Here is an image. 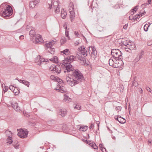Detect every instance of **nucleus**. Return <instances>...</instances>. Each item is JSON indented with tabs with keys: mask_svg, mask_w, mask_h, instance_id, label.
Listing matches in <instances>:
<instances>
[{
	"mask_svg": "<svg viewBox=\"0 0 152 152\" xmlns=\"http://www.w3.org/2000/svg\"><path fill=\"white\" fill-rule=\"evenodd\" d=\"M40 0H34V1L36 4L39 2Z\"/></svg>",
	"mask_w": 152,
	"mask_h": 152,
	"instance_id": "nucleus-52",
	"label": "nucleus"
},
{
	"mask_svg": "<svg viewBox=\"0 0 152 152\" xmlns=\"http://www.w3.org/2000/svg\"><path fill=\"white\" fill-rule=\"evenodd\" d=\"M75 108L76 109L80 110L81 109V106L79 104H77L75 107Z\"/></svg>",
	"mask_w": 152,
	"mask_h": 152,
	"instance_id": "nucleus-40",
	"label": "nucleus"
},
{
	"mask_svg": "<svg viewBox=\"0 0 152 152\" xmlns=\"http://www.w3.org/2000/svg\"><path fill=\"white\" fill-rule=\"evenodd\" d=\"M49 1H50V2H51V4L50 3L49 4V3H48V4L49 5V8L51 9L52 7V5H53L52 1V0H49Z\"/></svg>",
	"mask_w": 152,
	"mask_h": 152,
	"instance_id": "nucleus-46",
	"label": "nucleus"
},
{
	"mask_svg": "<svg viewBox=\"0 0 152 152\" xmlns=\"http://www.w3.org/2000/svg\"><path fill=\"white\" fill-rule=\"evenodd\" d=\"M50 42V43L52 47L53 45L56 43V41L52 40L51 42Z\"/></svg>",
	"mask_w": 152,
	"mask_h": 152,
	"instance_id": "nucleus-44",
	"label": "nucleus"
},
{
	"mask_svg": "<svg viewBox=\"0 0 152 152\" xmlns=\"http://www.w3.org/2000/svg\"><path fill=\"white\" fill-rule=\"evenodd\" d=\"M66 40L65 37H63L60 40L61 44H63L66 42Z\"/></svg>",
	"mask_w": 152,
	"mask_h": 152,
	"instance_id": "nucleus-34",
	"label": "nucleus"
},
{
	"mask_svg": "<svg viewBox=\"0 0 152 152\" xmlns=\"http://www.w3.org/2000/svg\"><path fill=\"white\" fill-rule=\"evenodd\" d=\"M144 53V51H141L140 53L139 54V58L138 59V60H139L141 58L142 56L143 55Z\"/></svg>",
	"mask_w": 152,
	"mask_h": 152,
	"instance_id": "nucleus-39",
	"label": "nucleus"
},
{
	"mask_svg": "<svg viewBox=\"0 0 152 152\" xmlns=\"http://www.w3.org/2000/svg\"><path fill=\"white\" fill-rule=\"evenodd\" d=\"M48 51L52 54H54L55 49L53 48H52V47L51 48H50L49 49H48Z\"/></svg>",
	"mask_w": 152,
	"mask_h": 152,
	"instance_id": "nucleus-32",
	"label": "nucleus"
},
{
	"mask_svg": "<svg viewBox=\"0 0 152 152\" xmlns=\"http://www.w3.org/2000/svg\"><path fill=\"white\" fill-rule=\"evenodd\" d=\"M80 42L79 40L76 41L75 42V44H76L77 45L80 44Z\"/></svg>",
	"mask_w": 152,
	"mask_h": 152,
	"instance_id": "nucleus-48",
	"label": "nucleus"
},
{
	"mask_svg": "<svg viewBox=\"0 0 152 152\" xmlns=\"http://www.w3.org/2000/svg\"><path fill=\"white\" fill-rule=\"evenodd\" d=\"M114 65V68H117L121 66L122 61L121 59H115Z\"/></svg>",
	"mask_w": 152,
	"mask_h": 152,
	"instance_id": "nucleus-9",
	"label": "nucleus"
},
{
	"mask_svg": "<svg viewBox=\"0 0 152 152\" xmlns=\"http://www.w3.org/2000/svg\"><path fill=\"white\" fill-rule=\"evenodd\" d=\"M68 62H69V58L67 57L65 58L64 60L63 61V63H62V65H61V66L63 65L64 66V65L68 64H69Z\"/></svg>",
	"mask_w": 152,
	"mask_h": 152,
	"instance_id": "nucleus-20",
	"label": "nucleus"
},
{
	"mask_svg": "<svg viewBox=\"0 0 152 152\" xmlns=\"http://www.w3.org/2000/svg\"><path fill=\"white\" fill-rule=\"evenodd\" d=\"M61 68L60 65H55L54 72H55L57 74H59L61 72Z\"/></svg>",
	"mask_w": 152,
	"mask_h": 152,
	"instance_id": "nucleus-13",
	"label": "nucleus"
},
{
	"mask_svg": "<svg viewBox=\"0 0 152 152\" xmlns=\"http://www.w3.org/2000/svg\"><path fill=\"white\" fill-rule=\"evenodd\" d=\"M74 6L73 3L72 2H70L69 6V11H74Z\"/></svg>",
	"mask_w": 152,
	"mask_h": 152,
	"instance_id": "nucleus-21",
	"label": "nucleus"
},
{
	"mask_svg": "<svg viewBox=\"0 0 152 152\" xmlns=\"http://www.w3.org/2000/svg\"><path fill=\"white\" fill-rule=\"evenodd\" d=\"M45 45L46 47L47 48V49H49L50 48H51L52 47L51 45V43L50 42L46 43L45 44Z\"/></svg>",
	"mask_w": 152,
	"mask_h": 152,
	"instance_id": "nucleus-38",
	"label": "nucleus"
},
{
	"mask_svg": "<svg viewBox=\"0 0 152 152\" xmlns=\"http://www.w3.org/2000/svg\"><path fill=\"white\" fill-rule=\"evenodd\" d=\"M58 114L62 117L65 116L67 113V111L65 109H60L58 113Z\"/></svg>",
	"mask_w": 152,
	"mask_h": 152,
	"instance_id": "nucleus-12",
	"label": "nucleus"
},
{
	"mask_svg": "<svg viewBox=\"0 0 152 152\" xmlns=\"http://www.w3.org/2000/svg\"><path fill=\"white\" fill-rule=\"evenodd\" d=\"M64 67L66 68V70L64 71L65 73L72 72V77H71L72 76L69 75L66 76V78L68 83L72 87L78 84L84 80V77L82 74L78 71L75 70L74 71V69L70 63H69L68 64L64 65Z\"/></svg>",
	"mask_w": 152,
	"mask_h": 152,
	"instance_id": "nucleus-1",
	"label": "nucleus"
},
{
	"mask_svg": "<svg viewBox=\"0 0 152 152\" xmlns=\"http://www.w3.org/2000/svg\"><path fill=\"white\" fill-rule=\"evenodd\" d=\"M133 18H134V17H132V18L130 16L129 17V20H132L133 21H134V20H133Z\"/></svg>",
	"mask_w": 152,
	"mask_h": 152,
	"instance_id": "nucleus-60",
	"label": "nucleus"
},
{
	"mask_svg": "<svg viewBox=\"0 0 152 152\" xmlns=\"http://www.w3.org/2000/svg\"><path fill=\"white\" fill-rule=\"evenodd\" d=\"M94 126V125L92 124H91L90 126V127H89L90 129H91L92 128H93Z\"/></svg>",
	"mask_w": 152,
	"mask_h": 152,
	"instance_id": "nucleus-58",
	"label": "nucleus"
},
{
	"mask_svg": "<svg viewBox=\"0 0 152 152\" xmlns=\"http://www.w3.org/2000/svg\"><path fill=\"white\" fill-rule=\"evenodd\" d=\"M58 90L59 91L64 93L66 91V89H65V88H64L63 86H60L59 88V89H58Z\"/></svg>",
	"mask_w": 152,
	"mask_h": 152,
	"instance_id": "nucleus-23",
	"label": "nucleus"
},
{
	"mask_svg": "<svg viewBox=\"0 0 152 152\" xmlns=\"http://www.w3.org/2000/svg\"><path fill=\"white\" fill-rule=\"evenodd\" d=\"M124 48L126 51L130 52L131 50L129 49V48L127 47H124Z\"/></svg>",
	"mask_w": 152,
	"mask_h": 152,
	"instance_id": "nucleus-42",
	"label": "nucleus"
},
{
	"mask_svg": "<svg viewBox=\"0 0 152 152\" xmlns=\"http://www.w3.org/2000/svg\"><path fill=\"white\" fill-rule=\"evenodd\" d=\"M64 27H65V35L66 37H68L69 39H70V37H69V32L67 30V26H66V25H64Z\"/></svg>",
	"mask_w": 152,
	"mask_h": 152,
	"instance_id": "nucleus-29",
	"label": "nucleus"
},
{
	"mask_svg": "<svg viewBox=\"0 0 152 152\" xmlns=\"http://www.w3.org/2000/svg\"><path fill=\"white\" fill-rule=\"evenodd\" d=\"M148 5L149 4H148V3H145L144 4H142V7H143Z\"/></svg>",
	"mask_w": 152,
	"mask_h": 152,
	"instance_id": "nucleus-53",
	"label": "nucleus"
},
{
	"mask_svg": "<svg viewBox=\"0 0 152 152\" xmlns=\"http://www.w3.org/2000/svg\"><path fill=\"white\" fill-rule=\"evenodd\" d=\"M150 24H145L144 27V30L145 31H147L148 30V28L150 26Z\"/></svg>",
	"mask_w": 152,
	"mask_h": 152,
	"instance_id": "nucleus-33",
	"label": "nucleus"
},
{
	"mask_svg": "<svg viewBox=\"0 0 152 152\" xmlns=\"http://www.w3.org/2000/svg\"><path fill=\"white\" fill-rule=\"evenodd\" d=\"M2 5L0 7V11L2 12V14L4 17L10 16L12 14V10L10 5L7 6L4 8H1Z\"/></svg>",
	"mask_w": 152,
	"mask_h": 152,
	"instance_id": "nucleus-4",
	"label": "nucleus"
},
{
	"mask_svg": "<svg viewBox=\"0 0 152 152\" xmlns=\"http://www.w3.org/2000/svg\"><path fill=\"white\" fill-rule=\"evenodd\" d=\"M91 146L92 147L95 149H97L98 148V147L96 145V144L94 143H92V144H91Z\"/></svg>",
	"mask_w": 152,
	"mask_h": 152,
	"instance_id": "nucleus-35",
	"label": "nucleus"
},
{
	"mask_svg": "<svg viewBox=\"0 0 152 152\" xmlns=\"http://www.w3.org/2000/svg\"><path fill=\"white\" fill-rule=\"evenodd\" d=\"M61 53H63V54L67 55L69 54L70 52L68 49H66L63 51H61Z\"/></svg>",
	"mask_w": 152,
	"mask_h": 152,
	"instance_id": "nucleus-26",
	"label": "nucleus"
},
{
	"mask_svg": "<svg viewBox=\"0 0 152 152\" xmlns=\"http://www.w3.org/2000/svg\"><path fill=\"white\" fill-rule=\"evenodd\" d=\"M118 121L120 123L124 124L125 123L126 120L124 118L121 117V116H120L119 118Z\"/></svg>",
	"mask_w": 152,
	"mask_h": 152,
	"instance_id": "nucleus-25",
	"label": "nucleus"
},
{
	"mask_svg": "<svg viewBox=\"0 0 152 152\" xmlns=\"http://www.w3.org/2000/svg\"><path fill=\"white\" fill-rule=\"evenodd\" d=\"M12 107L16 111H19L20 110V107L18 105V104L16 102H13L11 103Z\"/></svg>",
	"mask_w": 152,
	"mask_h": 152,
	"instance_id": "nucleus-11",
	"label": "nucleus"
},
{
	"mask_svg": "<svg viewBox=\"0 0 152 152\" xmlns=\"http://www.w3.org/2000/svg\"><path fill=\"white\" fill-rule=\"evenodd\" d=\"M70 100H71V98H70L69 96L65 94L64 95V98L63 99L64 101L67 102H68L70 101Z\"/></svg>",
	"mask_w": 152,
	"mask_h": 152,
	"instance_id": "nucleus-19",
	"label": "nucleus"
},
{
	"mask_svg": "<svg viewBox=\"0 0 152 152\" xmlns=\"http://www.w3.org/2000/svg\"><path fill=\"white\" fill-rule=\"evenodd\" d=\"M13 145L15 148L17 149L19 145V144L18 141L16 140L15 141H14L13 142Z\"/></svg>",
	"mask_w": 152,
	"mask_h": 152,
	"instance_id": "nucleus-24",
	"label": "nucleus"
},
{
	"mask_svg": "<svg viewBox=\"0 0 152 152\" xmlns=\"http://www.w3.org/2000/svg\"><path fill=\"white\" fill-rule=\"evenodd\" d=\"M151 0H148V4H149H149H151Z\"/></svg>",
	"mask_w": 152,
	"mask_h": 152,
	"instance_id": "nucleus-62",
	"label": "nucleus"
},
{
	"mask_svg": "<svg viewBox=\"0 0 152 152\" xmlns=\"http://www.w3.org/2000/svg\"><path fill=\"white\" fill-rule=\"evenodd\" d=\"M127 47L129 48V49L131 50H133L135 48V46L133 43L129 42V44H127Z\"/></svg>",
	"mask_w": 152,
	"mask_h": 152,
	"instance_id": "nucleus-15",
	"label": "nucleus"
},
{
	"mask_svg": "<svg viewBox=\"0 0 152 152\" xmlns=\"http://www.w3.org/2000/svg\"><path fill=\"white\" fill-rule=\"evenodd\" d=\"M3 90L5 91V92H6L7 91L8 88V87L7 86H5L4 88H3Z\"/></svg>",
	"mask_w": 152,
	"mask_h": 152,
	"instance_id": "nucleus-49",
	"label": "nucleus"
},
{
	"mask_svg": "<svg viewBox=\"0 0 152 152\" xmlns=\"http://www.w3.org/2000/svg\"><path fill=\"white\" fill-rule=\"evenodd\" d=\"M19 37L20 39L22 40L24 39V36L23 35H22L20 36Z\"/></svg>",
	"mask_w": 152,
	"mask_h": 152,
	"instance_id": "nucleus-55",
	"label": "nucleus"
},
{
	"mask_svg": "<svg viewBox=\"0 0 152 152\" xmlns=\"http://www.w3.org/2000/svg\"><path fill=\"white\" fill-rule=\"evenodd\" d=\"M115 60H114L112 58L109 60V64L110 66H113L114 67V65Z\"/></svg>",
	"mask_w": 152,
	"mask_h": 152,
	"instance_id": "nucleus-18",
	"label": "nucleus"
},
{
	"mask_svg": "<svg viewBox=\"0 0 152 152\" xmlns=\"http://www.w3.org/2000/svg\"><path fill=\"white\" fill-rule=\"evenodd\" d=\"M83 141L86 143H88V142H89V141H88L86 140H83Z\"/></svg>",
	"mask_w": 152,
	"mask_h": 152,
	"instance_id": "nucleus-57",
	"label": "nucleus"
},
{
	"mask_svg": "<svg viewBox=\"0 0 152 152\" xmlns=\"http://www.w3.org/2000/svg\"><path fill=\"white\" fill-rule=\"evenodd\" d=\"M56 80L59 83H61L62 82V80L59 78H57Z\"/></svg>",
	"mask_w": 152,
	"mask_h": 152,
	"instance_id": "nucleus-47",
	"label": "nucleus"
},
{
	"mask_svg": "<svg viewBox=\"0 0 152 152\" xmlns=\"http://www.w3.org/2000/svg\"><path fill=\"white\" fill-rule=\"evenodd\" d=\"M39 58V61H38V65H41L42 63L43 62H47L48 61V59H46L44 58H40V56L39 55L37 56V58Z\"/></svg>",
	"mask_w": 152,
	"mask_h": 152,
	"instance_id": "nucleus-14",
	"label": "nucleus"
},
{
	"mask_svg": "<svg viewBox=\"0 0 152 152\" xmlns=\"http://www.w3.org/2000/svg\"><path fill=\"white\" fill-rule=\"evenodd\" d=\"M55 66V65H51L49 68V70L51 71H53V72H54Z\"/></svg>",
	"mask_w": 152,
	"mask_h": 152,
	"instance_id": "nucleus-37",
	"label": "nucleus"
},
{
	"mask_svg": "<svg viewBox=\"0 0 152 152\" xmlns=\"http://www.w3.org/2000/svg\"><path fill=\"white\" fill-rule=\"evenodd\" d=\"M18 135L20 138H25L27 136L28 132L26 129L25 130L22 129H18Z\"/></svg>",
	"mask_w": 152,
	"mask_h": 152,
	"instance_id": "nucleus-6",
	"label": "nucleus"
},
{
	"mask_svg": "<svg viewBox=\"0 0 152 152\" xmlns=\"http://www.w3.org/2000/svg\"><path fill=\"white\" fill-rule=\"evenodd\" d=\"M121 107L120 106H118L116 107V110H119L121 111Z\"/></svg>",
	"mask_w": 152,
	"mask_h": 152,
	"instance_id": "nucleus-51",
	"label": "nucleus"
},
{
	"mask_svg": "<svg viewBox=\"0 0 152 152\" xmlns=\"http://www.w3.org/2000/svg\"><path fill=\"white\" fill-rule=\"evenodd\" d=\"M111 55L114 59H121L122 56L121 52L118 49H113L112 50Z\"/></svg>",
	"mask_w": 152,
	"mask_h": 152,
	"instance_id": "nucleus-5",
	"label": "nucleus"
},
{
	"mask_svg": "<svg viewBox=\"0 0 152 152\" xmlns=\"http://www.w3.org/2000/svg\"><path fill=\"white\" fill-rule=\"evenodd\" d=\"M67 13L64 10V9L61 10V16L63 19H65L66 17Z\"/></svg>",
	"mask_w": 152,
	"mask_h": 152,
	"instance_id": "nucleus-16",
	"label": "nucleus"
},
{
	"mask_svg": "<svg viewBox=\"0 0 152 152\" xmlns=\"http://www.w3.org/2000/svg\"><path fill=\"white\" fill-rule=\"evenodd\" d=\"M150 89H151L149 88H147V90L148 91L151 92Z\"/></svg>",
	"mask_w": 152,
	"mask_h": 152,
	"instance_id": "nucleus-63",
	"label": "nucleus"
},
{
	"mask_svg": "<svg viewBox=\"0 0 152 152\" xmlns=\"http://www.w3.org/2000/svg\"><path fill=\"white\" fill-rule=\"evenodd\" d=\"M123 44L124 45V46L125 47H126V46L127 45V44H129V43H127L126 42H123Z\"/></svg>",
	"mask_w": 152,
	"mask_h": 152,
	"instance_id": "nucleus-56",
	"label": "nucleus"
},
{
	"mask_svg": "<svg viewBox=\"0 0 152 152\" xmlns=\"http://www.w3.org/2000/svg\"><path fill=\"white\" fill-rule=\"evenodd\" d=\"M127 26H126V25H125L124 26H123V28H124V29H126V28H127Z\"/></svg>",
	"mask_w": 152,
	"mask_h": 152,
	"instance_id": "nucleus-64",
	"label": "nucleus"
},
{
	"mask_svg": "<svg viewBox=\"0 0 152 152\" xmlns=\"http://www.w3.org/2000/svg\"><path fill=\"white\" fill-rule=\"evenodd\" d=\"M75 35L77 36V37H78V35L79 34L78 33V32L75 31Z\"/></svg>",
	"mask_w": 152,
	"mask_h": 152,
	"instance_id": "nucleus-61",
	"label": "nucleus"
},
{
	"mask_svg": "<svg viewBox=\"0 0 152 152\" xmlns=\"http://www.w3.org/2000/svg\"><path fill=\"white\" fill-rule=\"evenodd\" d=\"M53 5L54 11L56 13H58L59 12L60 9L58 7V4L57 2H53Z\"/></svg>",
	"mask_w": 152,
	"mask_h": 152,
	"instance_id": "nucleus-10",
	"label": "nucleus"
},
{
	"mask_svg": "<svg viewBox=\"0 0 152 152\" xmlns=\"http://www.w3.org/2000/svg\"><path fill=\"white\" fill-rule=\"evenodd\" d=\"M9 88L10 89V90H11L12 91H13L14 93L15 94L17 93L16 92H15V88H16L15 87V88H14V86L12 85L10 86H9Z\"/></svg>",
	"mask_w": 152,
	"mask_h": 152,
	"instance_id": "nucleus-36",
	"label": "nucleus"
},
{
	"mask_svg": "<svg viewBox=\"0 0 152 152\" xmlns=\"http://www.w3.org/2000/svg\"><path fill=\"white\" fill-rule=\"evenodd\" d=\"M5 133L8 137L7 139V142L9 143V144H10L13 142L11 136L12 132L10 131H6L5 132Z\"/></svg>",
	"mask_w": 152,
	"mask_h": 152,
	"instance_id": "nucleus-8",
	"label": "nucleus"
},
{
	"mask_svg": "<svg viewBox=\"0 0 152 152\" xmlns=\"http://www.w3.org/2000/svg\"><path fill=\"white\" fill-rule=\"evenodd\" d=\"M70 13V17L71 21L72 22L74 20L75 17V14L74 11H70L69 12Z\"/></svg>",
	"mask_w": 152,
	"mask_h": 152,
	"instance_id": "nucleus-17",
	"label": "nucleus"
},
{
	"mask_svg": "<svg viewBox=\"0 0 152 152\" xmlns=\"http://www.w3.org/2000/svg\"><path fill=\"white\" fill-rule=\"evenodd\" d=\"M148 144H150V145H152V140H148Z\"/></svg>",
	"mask_w": 152,
	"mask_h": 152,
	"instance_id": "nucleus-54",
	"label": "nucleus"
},
{
	"mask_svg": "<svg viewBox=\"0 0 152 152\" xmlns=\"http://www.w3.org/2000/svg\"><path fill=\"white\" fill-rule=\"evenodd\" d=\"M29 35L33 39L35 40L33 41L34 43L37 44H39L43 42V40L40 35H36L35 32L33 30H31L29 31Z\"/></svg>",
	"mask_w": 152,
	"mask_h": 152,
	"instance_id": "nucleus-3",
	"label": "nucleus"
},
{
	"mask_svg": "<svg viewBox=\"0 0 152 152\" xmlns=\"http://www.w3.org/2000/svg\"><path fill=\"white\" fill-rule=\"evenodd\" d=\"M75 57L73 56H71L68 58L69 63H70L73 61L75 59Z\"/></svg>",
	"mask_w": 152,
	"mask_h": 152,
	"instance_id": "nucleus-31",
	"label": "nucleus"
},
{
	"mask_svg": "<svg viewBox=\"0 0 152 152\" xmlns=\"http://www.w3.org/2000/svg\"><path fill=\"white\" fill-rule=\"evenodd\" d=\"M137 6H135L133 9L132 10V12H136V11L137 10Z\"/></svg>",
	"mask_w": 152,
	"mask_h": 152,
	"instance_id": "nucleus-50",
	"label": "nucleus"
},
{
	"mask_svg": "<svg viewBox=\"0 0 152 152\" xmlns=\"http://www.w3.org/2000/svg\"><path fill=\"white\" fill-rule=\"evenodd\" d=\"M99 147H100V148H101V150L103 152H104V150H105V151H106V149H105L104 148H103L102 147V144H100L99 145Z\"/></svg>",
	"mask_w": 152,
	"mask_h": 152,
	"instance_id": "nucleus-43",
	"label": "nucleus"
},
{
	"mask_svg": "<svg viewBox=\"0 0 152 152\" xmlns=\"http://www.w3.org/2000/svg\"><path fill=\"white\" fill-rule=\"evenodd\" d=\"M144 13H141L138 15H136L134 17L133 20H134V21L136 20H137V18H139L140 15L141 17L142 15H144Z\"/></svg>",
	"mask_w": 152,
	"mask_h": 152,
	"instance_id": "nucleus-28",
	"label": "nucleus"
},
{
	"mask_svg": "<svg viewBox=\"0 0 152 152\" xmlns=\"http://www.w3.org/2000/svg\"><path fill=\"white\" fill-rule=\"evenodd\" d=\"M20 83H24V82H25V80H20L19 81Z\"/></svg>",
	"mask_w": 152,
	"mask_h": 152,
	"instance_id": "nucleus-59",
	"label": "nucleus"
},
{
	"mask_svg": "<svg viewBox=\"0 0 152 152\" xmlns=\"http://www.w3.org/2000/svg\"><path fill=\"white\" fill-rule=\"evenodd\" d=\"M23 84L28 87L29 86V83L27 81L25 80V82H24V83Z\"/></svg>",
	"mask_w": 152,
	"mask_h": 152,
	"instance_id": "nucleus-45",
	"label": "nucleus"
},
{
	"mask_svg": "<svg viewBox=\"0 0 152 152\" xmlns=\"http://www.w3.org/2000/svg\"><path fill=\"white\" fill-rule=\"evenodd\" d=\"M78 51L80 53H78L77 54V57L78 59L82 61L81 62L82 64H85L86 62L85 57L87 56V51L86 50L84 46L80 47L78 49Z\"/></svg>",
	"mask_w": 152,
	"mask_h": 152,
	"instance_id": "nucleus-2",
	"label": "nucleus"
},
{
	"mask_svg": "<svg viewBox=\"0 0 152 152\" xmlns=\"http://www.w3.org/2000/svg\"><path fill=\"white\" fill-rule=\"evenodd\" d=\"M87 129V126H81L79 128V130L81 131L85 132Z\"/></svg>",
	"mask_w": 152,
	"mask_h": 152,
	"instance_id": "nucleus-27",
	"label": "nucleus"
},
{
	"mask_svg": "<svg viewBox=\"0 0 152 152\" xmlns=\"http://www.w3.org/2000/svg\"><path fill=\"white\" fill-rule=\"evenodd\" d=\"M132 85L135 86L136 87H138V84L136 81H133V82L132 83Z\"/></svg>",
	"mask_w": 152,
	"mask_h": 152,
	"instance_id": "nucleus-41",
	"label": "nucleus"
},
{
	"mask_svg": "<svg viewBox=\"0 0 152 152\" xmlns=\"http://www.w3.org/2000/svg\"><path fill=\"white\" fill-rule=\"evenodd\" d=\"M88 50L89 53L91 52V55L92 57L94 58H95L96 57L97 54V51L96 50V48L94 46H92L90 47H89Z\"/></svg>",
	"mask_w": 152,
	"mask_h": 152,
	"instance_id": "nucleus-7",
	"label": "nucleus"
},
{
	"mask_svg": "<svg viewBox=\"0 0 152 152\" xmlns=\"http://www.w3.org/2000/svg\"><path fill=\"white\" fill-rule=\"evenodd\" d=\"M36 4L34 1H30L29 3V7L30 8H34L36 5Z\"/></svg>",
	"mask_w": 152,
	"mask_h": 152,
	"instance_id": "nucleus-22",
	"label": "nucleus"
},
{
	"mask_svg": "<svg viewBox=\"0 0 152 152\" xmlns=\"http://www.w3.org/2000/svg\"><path fill=\"white\" fill-rule=\"evenodd\" d=\"M50 60L54 62H57L58 60V58L56 56H54L53 58H50Z\"/></svg>",
	"mask_w": 152,
	"mask_h": 152,
	"instance_id": "nucleus-30",
	"label": "nucleus"
}]
</instances>
